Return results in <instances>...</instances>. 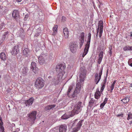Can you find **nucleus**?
I'll return each instance as SVG.
<instances>
[{
  "label": "nucleus",
  "instance_id": "obj_1",
  "mask_svg": "<svg viewBox=\"0 0 132 132\" xmlns=\"http://www.w3.org/2000/svg\"><path fill=\"white\" fill-rule=\"evenodd\" d=\"M65 68L64 64H60L56 65V71L57 75V76L54 77L53 80L55 84H57L59 82V80L62 78L65 73L64 70Z\"/></svg>",
  "mask_w": 132,
  "mask_h": 132
},
{
  "label": "nucleus",
  "instance_id": "obj_2",
  "mask_svg": "<svg viewBox=\"0 0 132 132\" xmlns=\"http://www.w3.org/2000/svg\"><path fill=\"white\" fill-rule=\"evenodd\" d=\"M79 75V81L77 80V83L76 84V86L75 90L73 94L72 95V96L74 97L76 95L78 94L80 92L81 84L83 83L85 80V71H84L83 72L80 73Z\"/></svg>",
  "mask_w": 132,
  "mask_h": 132
},
{
  "label": "nucleus",
  "instance_id": "obj_3",
  "mask_svg": "<svg viewBox=\"0 0 132 132\" xmlns=\"http://www.w3.org/2000/svg\"><path fill=\"white\" fill-rule=\"evenodd\" d=\"M83 107V104L82 102H78L76 103L74 107L73 110L72 111V113L74 114H78L81 110Z\"/></svg>",
  "mask_w": 132,
  "mask_h": 132
},
{
  "label": "nucleus",
  "instance_id": "obj_4",
  "mask_svg": "<svg viewBox=\"0 0 132 132\" xmlns=\"http://www.w3.org/2000/svg\"><path fill=\"white\" fill-rule=\"evenodd\" d=\"M36 114V111H34L28 114L27 120L30 122L31 125L34 124L35 123Z\"/></svg>",
  "mask_w": 132,
  "mask_h": 132
},
{
  "label": "nucleus",
  "instance_id": "obj_5",
  "mask_svg": "<svg viewBox=\"0 0 132 132\" xmlns=\"http://www.w3.org/2000/svg\"><path fill=\"white\" fill-rule=\"evenodd\" d=\"M44 85V81L41 78H38L35 82V86L38 88L43 87Z\"/></svg>",
  "mask_w": 132,
  "mask_h": 132
},
{
  "label": "nucleus",
  "instance_id": "obj_6",
  "mask_svg": "<svg viewBox=\"0 0 132 132\" xmlns=\"http://www.w3.org/2000/svg\"><path fill=\"white\" fill-rule=\"evenodd\" d=\"M82 121V120H80L78 121L77 120H75L72 122L71 125L79 130L81 127Z\"/></svg>",
  "mask_w": 132,
  "mask_h": 132
},
{
  "label": "nucleus",
  "instance_id": "obj_7",
  "mask_svg": "<svg viewBox=\"0 0 132 132\" xmlns=\"http://www.w3.org/2000/svg\"><path fill=\"white\" fill-rule=\"evenodd\" d=\"M102 70L103 68H102L101 70L100 71L99 73H96L95 75V81L96 84H98L101 79Z\"/></svg>",
  "mask_w": 132,
  "mask_h": 132
},
{
  "label": "nucleus",
  "instance_id": "obj_8",
  "mask_svg": "<svg viewBox=\"0 0 132 132\" xmlns=\"http://www.w3.org/2000/svg\"><path fill=\"white\" fill-rule=\"evenodd\" d=\"M78 46L74 42H72L70 44V49L71 52L73 53H74L77 51Z\"/></svg>",
  "mask_w": 132,
  "mask_h": 132
},
{
  "label": "nucleus",
  "instance_id": "obj_9",
  "mask_svg": "<svg viewBox=\"0 0 132 132\" xmlns=\"http://www.w3.org/2000/svg\"><path fill=\"white\" fill-rule=\"evenodd\" d=\"M85 33L82 32L81 33L79 39V47L80 48L82 47L84 41Z\"/></svg>",
  "mask_w": 132,
  "mask_h": 132
},
{
  "label": "nucleus",
  "instance_id": "obj_10",
  "mask_svg": "<svg viewBox=\"0 0 132 132\" xmlns=\"http://www.w3.org/2000/svg\"><path fill=\"white\" fill-rule=\"evenodd\" d=\"M13 17L17 21L19 19V11L16 10H14L12 14Z\"/></svg>",
  "mask_w": 132,
  "mask_h": 132
},
{
  "label": "nucleus",
  "instance_id": "obj_11",
  "mask_svg": "<svg viewBox=\"0 0 132 132\" xmlns=\"http://www.w3.org/2000/svg\"><path fill=\"white\" fill-rule=\"evenodd\" d=\"M31 69L35 73L37 72L38 70V68L36 66V63L34 62H31Z\"/></svg>",
  "mask_w": 132,
  "mask_h": 132
},
{
  "label": "nucleus",
  "instance_id": "obj_12",
  "mask_svg": "<svg viewBox=\"0 0 132 132\" xmlns=\"http://www.w3.org/2000/svg\"><path fill=\"white\" fill-rule=\"evenodd\" d=\"M34 101V98L33 97H31L28 100L24 101V103L26 106H29L31 105Z\"/></svg>",
  "mask_w": 132,
  "mask_h": 132
},
{
  "label": "nucleus",
  "instance_id": "obj_13",
  "mask_svg": "<svg viewBox=\"0 0 132 132\" xmlns=\"http://www.w3.org/2000/svg\"><path fill=\"white\" fill-rule=\"evenodd\" d=\"M19 51V49L18 48V46L17 45L16 46H15L11 52V53L12 55H15L17 53H18Z\"/></svg>",
  "mask_w": 132,
  "mask_h": 132
},
{
  "label": "nucleus",
  "instance_id": "obj_14",
  "mask_svg": "<svg viewBox=\"0 0 132 132\" xmlns=\"http://www.w3.org/2000/svg\"><path fill=\"white\" fill-rule=\"evenodd\" d=\"M38 58L39 62L40 64L43 65L45 63V59L43 56H39Z\"/></svg>",
  "mask_w": 132,
  "mask_h": 132
},
{
  "label": "nucleus",
  "instance_id": "obj_15",
  "mask_svg": "<svg viewBox=\"0 0 132 132\" xmlns=\"http://www.w3.org/2000/svg\"><path fill=\"white\" fill-rule=\"evenodd\" d=\"M89 47V45H86L84 49V52L82 55L83 57H84L87 53Z\"/></svg>",
  "mask_w": 132,
  "mask_h": 132
},
{
  "label": "nucleus",
  "instance_id": "obj_16",
  "mask_svg": "<svg viewBox=\"0 0 132 132\" xmlns=\"http://www.w3.org/2000/svg\"><path fill=\"white\" fill-rule=\"evenodd\" d=\"M67 127L65 125H61L59 127V132H66Z\"/></svg>",
  "mask_w": 132,
  "mask_h": 132
},
{
  "label": "nucleus",
  "instance_id": "obj_17",
  "mask_svg": "<svg viewBox=\"0 0 132 132\" xmlns=\"http://www.w3.org/2000/svg\"><path fill=\"white\" fill-rule=\"evenodd\" d=\"M101 95L100 92L99 91V88H97L96 92L95 95V97L96 99H98L100 98Z\"/></svg>",
  "mask_w": 132,
  "mask_h": 132
},
{
  "label": "nucleus",
  "instance_id": "obj_18",
  "mask_svg": "<svg viewBox=\"0 0 132 132\" xmlns=\"http://www.w3.org/2000/svg\"><path fill=\"white\" fill-rule=\"evenodd\" d=\"M63 32L64 37L66 38H68L69 37V32L67 28L63 29Z\"/></svg>",
  "mask_w": 132,
  "mask_h": 132
},
{
  "label": "nucleus",
  "instance_id": "obj_19",
  "mask_svg": "<svg viewBox=\"0 0 132 132\" xmlns=\"http://www.w3.org/2000/svg\"><path fill=\"white\" fill-rule=\"evenodd\" d=\"M106 77L105 78V79H104V82H103V84L102 85V87H101V89L100 90V91L101 92H102L104 89L105 85L106 83Z\"/></svg>",
  "mask_w": 132,
  "mask_h": 132
},
{
  "label": "nucleus",
  "instance_id": "obj_20",
  "mask_svg": "<svg viewBox=\"0 0 132 132\" xmlns=\"http://www.w3.org/2000/svg\"><path fill=\"white\" fill-rule=\"evenodd\" d=\"M79 130L72 125L71 127L69 129L70 132H77Z\"/></svg>",
  "mask_w": 132,
  "mask_h": 132
},
{
  "label": "nucleus",
  "instance_id": "obj_21",
  "mask_svg": "<svg viewBox=\"0 0 132 132\" xmlns=\"http://www.w3.org/2000/svg\"><path fill=\"white\" fill-rule=\"evenodd\" d=\"M6 56L5 53L2 52L0 54V58L3 60H5L6 59Z\"/></svg>",
  "mask_w": 132,
  "mask_h": 132
},
{
  "label": "nucleus",
  "instance_id": "obj_22",
  "mask_svg": "<svg viewBox=\"0 0 132 132\" xmlns=\"http://www.w3.org/2000/svg\"><path fill=\"white\" fill-rule=\"evenodd\" d=\"M55 104L49 105L47 106L45 108V110H50L51 109H53L55 106Z\"/></svg>",
  "mask_w": 132,
  "mask_h": 132
},
{
  "label": "nucleus",
  "instance_id": "obj_23",
  "mask_svg": "<svg viewBox=\"0 0 132 132\" xmlns=\"http://www.w3.org/2000/svg\"><path fill=\"white\" fill-rule=\"evenodd\" d=\"M98 27L97 28H100V30H103V22L102 21H100L98 23Z\"/></svg>",
  "mask_w": 132,
  "mask_h": 132
},
{
  "label": "nucleus",
  "instance_id": "obj_24",
  "mask_svg": "<svg viewBox=\"0 0 132 132\" xmlns=\"http://www.w3.org/2000/svg\"><path fill=\"white\" fill-rule=\"evenodd\" d=\"M28 72V69L27 68H24L22 69V72L23 76H26Z\"/></svg>",
  "mask_w": 132,
  "mask_h": 132
},
{
  "label": "nucleus",
  "instance_id": "obj_25",
  "mask_svg": "<svg viewBox=\"0 0 132 132\" xmlns=\"http://www.w3.org/2000/svg\"><path fill=\"white\" fill-rule=\"evenodd\" d=\"M3 123L2 121L0 120V132H5L3 126Z\"/></svg>",
  "mask_w": 132,
  "mask_h": 132
},
{
  "label": "nucleus",
  "instance_id": "obj_26",
  "mask_svg": "<svg viewBox=\"0 0 132 132\" xmlns=\"http://www.w3.org/2000/svg\"><path fill=\"white\" fill-rule=\"evenodd\" d=\"M91 34L90 33H89L88 34V40L87 43L86 45H89L91 39Z\"/></svg>",
  "mask_w": 132,
  "mask_h": 132
},
{
  "label": "nucleus",
  "instance_id": "obj_27",
  "mask_svg": "<svg viewBox=\"0 0 132 132\" xmlns=\"http://www.w3.org/2000/svg\"><path fill=\"white\" fill-rule=\"evenodd\" d=\"M58 26L57 25H56L53 28V32L52 35H55L56 34L57 31V28Z\"/></svg>",
  "mask_w": 132,
  "mask_h": 132
},
{
  "label": "nucleus",
  "instance_id": "obj_28",
  "mask_svg": "<svg viewBox=\"0 0 132 132\" xmlns=\"http://www.w3.org/2000/svg\"><path fill=\"white\" fill-rule=\"evenodd\" d=\"M129 100V98L126 97L123 99L121 100V101L123 102L124 103H126L128 102Z\"/></svg>",
  "mask_w": 132,
  "mask_h": 132
},
{
  "label": "nucleus",
  "instance_id": "obj_29",
  "mask_svg": "<svg viewBox=\"0 0 132 132\" xmlns=\"http://www.w3.org/2000/svg\"><path fill=\"white\" fill-rule=\"evenodd\" d=\"M69 118L68 116L66 114H65L63 115L61 117L62 119H67Z\"/></svg>",
  "mask_w": 132,
  "mask_h": 132
},
{
  "label": "nucleus",
  "instance_id": "obj_30",
  "mask_svg": "<svg viewBox=\"0 0 132 132\" xmlns=\"http://www.w3.org/2000/svg\"><path fill=\"white\" fill-rule=\"evenodd\" d=\"M130 119H132V113L129 112L128 114V117L127 119L129 120Z\"/></svg>",
  "mask_w": 132,
  "mask_h": 132
},
{
  "label": "nucleus",
  "instance_id": "obj_31",
  "mask_svg": "<svg viewBox=\"0 0 132 132\" xmlns=\"http://www.w3.org/2000/svg\"><path fill=\"white\" fill-rule=\"evenodd\" d=\"M71 89H72L71 86H70L69 87L68 91L67 92V95L69 97H70L71 96V95L70 94V92H71Z\"/></svg>",
  "mask_w": 132,
  "mask_h": 132
},
{
  "label": "nucleus",
  "instance_id": "obj_32",
  "mask_svg": "<svg viewBox=\"0 0 132 132\" xmlns=\"http://www.w3.org/2000/svg\"><path fill=\"white\" fill-rule=\"evenodd\" d=\"M95 101L91 99V100L89 102V105L90 106H92V105L94 102Z\"/></svg>",
  "mask_w": 132,
  "mask_h": 132
},
{
  "label": "nucleus",
  "instance_id": "obj_33",
  "mask_svg": "<svg viewBox=\"0 0 132 132\" xmlns=\"http://www.w3.org/2000/svg\"><path fill=\"white\" fill-rule=\"evenodd\" d=\"M4 24V23H2L0 25V30H3L5 28Z\"/></svg>",
  "mask_w": 132,
  "mask_h": 132
},
{
  "label": "nucleus",
  "instance_id": "obj_34",
  "mask_svg": "<svg viewBox=\"0 0 132 132\" xmlns=\"http://www.w3.org/2000/svg\"><path fill=\"white\" fill-rule=\"evenodd\" d=\"M130 46H126L123 48V50L125 51H127L128 50H129Z\"/></svg>",
  "mask_w": 132,
  "mask_h": 132
},
{
  "label": "nucleus",
  "instance_id": "obj_35",
  "mask_svg": "<svg viewBox=\"0 0 132 132\" xmlns=\"http://www.w3.org/2000/svg\"><path fill=\"white\" fill-rule=\"evenodd\" d=\"M103 51H101L100 53L99 58L103 59Z\"/></svg>",
  "mask_w": 132,
  "mask_h": 132
},
{
  "label": "nucleus",
  "instance_id": "obj_36",
  "mask_svg": "<svg viewBox=\"0 0 132 132\" xmlns=\"http://www.w3.org/2000/svg\"><path fill=\"white\" fill-rule=\"evenodd\" d=\"M28 49L27 48H26L24 49L23 51V52L24 54H25L28 53Z\"/></svg>",
  "mask_w": 132,
  "mask_h": 132
},
{
  "label": "nucleus",
  "instance_id": "obj_37",
  "mask_svg": "<svg viewBox=\"0 0 132 132\" xmlns=\"http://www.w3.org/2000/svg\"><path fill=\"white\" fill-rule=\"evenodd\" d=\"M115 84H112L111 85V86L110 87V88H111V92H112V90L113 89L114 86Z\"/></svg>",
  "mask_w": 132,
  "mask_h": 132
},
{
  "label": "nucleus",
  "instance_id": "obj_38",
  "mask_svg": "<svg viewBox=\"0 0 132 132\" xmlns=\"http://www.w3.org/2000/svg\"><path fill=\"white\" fill-rule=\"evenodd\" d=\"M103 31V30H100L99 34V37L100 38H101L102 36V32Z\"/></svg>",
  "mask_w": 132,
  "mask_h": 132
},
{
  "label": "nucleus",
  "instance_id": "obj_39",
  "mask_svg": "<svg viewBox=\"0 0 132 132\" xmlns=\"http://www.w3.org/2000/svg\"><path fill=\"white\" fill-rule=\"evenodd\" d=\"M105 104V103L103 102L100 105V108L101 109H102L103 108Z\"/></svg>",
  "mask_w": 132,
  "mask_h": 132
},
{
  "label": "nucleus",
  "instance_id": "obj_40",
  "mask_svg": "<svg viewBox=\"0 0 132 132\" xmlns=\"http://www.w3.org/2000/svg\"><path fill=\"white\" fill-rule=\"evenodd\" d=\"M102 59L99 58L98 60V63L99 64H100L102 61Z\"/></svg>",
  "mask_w": 132,
  "mask_h": 132
},
{
  "label": "nucleus",
  "instance_id": "obj_41",
  "mask_svg": "<svg viewBox=\"0 0 132 132\" xmlns=\"http://www.w3.org/2000/svg\"><path fill=\"white\" fill-rule=\"evenodd\" d=\"M8 33V31H6L4 32V38H5L6 37V35H7Z\"/></svg>",
  "mask_w": 132,
  "mask_h": 132
},
{
  "label": "nucleus",
  "instance_id": "obj_42",
  "mask_svg": "<svg viewBox=\"0 0 132 132\" xmlns=\"http://www.w3.org/2000/svg\"><path fill=\"white\" fill-rule=\"evenodd\" d=\"M108 98H105L103 102V103H105V104L107 103L108 101Z\"/></svg>",
  "mask_w": 132,
  "mask_h": 132
},
{
  "label": "nucleus",
  "instance_id": "obj_43",
  "mask_svg": "<svg viewBox=\"0 0 132 132\" xmlns=\"http://www.w3.org/2000/svg\"><path fill=\"white\" fill-rule=\"evenodd\" d=\"M128 63V64L131 67H132V63H131L130 61V60L129 61Z\"/></svg>",
  "mask_w": 132,
  "mask_h": 132
},
{
  "label": "nucleus",
  "instance_id": "obj_44",
  "mask_svg": "<svg viewBox=\"0 0 132 132\" xmlns=\"http://www.w3.org/2000/svg\"><path fill=\"white\" fill-rule=\"evenodd\" d=\"M123 114H118L117 116V117H123Z\"/></svg>",
  "mask_w": 132,
  "mask_h": 132
},
{
  "label": "nucleus",
  "instance_id": "obj_45",
  "mask_svg": "<svg viewBox=\"0 0 132 132\" xmlns=\"http://www.w3.org/2000/svg\"><path fill=\"white\" fill-rule=\"evenodd\" d=\"M102 5V3H101L100 2H99L98 4V7L99 8H100V6Z\"/></svg>",
  "mask_w": 132,
  "mask_h": 132
},
{
  "label": "nucleus",
  "instance_id": "obj_46",
  "mask_svg": "<svg viewBox=\"0 0 132 132\" xmlns=\"http://www.w3.org/2000/svg\"><path fill=\"white\" fill-rule=\"evenodd\" d=\"M109 54L111 55L112 54V47H111V48H109Z\"/></svg>",
  "mask_w": 132,
  "mask_h": 132
},
{
  "label": "nucleus",
  "instance_id": "obj_47",
  "mask_svg": "<svg viewBox=\"0 0 132 132\" xmlns=\"http://www.w3.org/2000/svg\"><path fill=\"white\" fill-rule=\"evenodd\" d=\"M99 28H97V34H96V37L97 38V37H98V32H99Z\"/></svg>",
  "mask_w": 132,
  "mask_h": 132
},
{
  "label": "nucleus",
  "instance_id": "obj_48",
  "mask_svg": "<svg viewBox=\"0 0 132 132\" xmlns=\"http://www.w3.org/2000/svg\"><path fill=\"white\" fill-rule=\"evenodd\" d=\"M49 132H55V131L53 130H50Z\"/></svg>",
  "mask_w": 132,
  "mask_h": 132
},
{
  "label": "nucleus",
  "instance_id": "obj_49",
  "mask_svg": "<svg viewBox=\"0 0 132 132\" xmlns=\"http://www.w3.org/2000/svg\"><path fill=\"white\" fill-rule=\"evenodd\" d=\"M116 81H117L116 80H115L114 81V82H113V84H115L116 83Z\"/></svg>",
  "mask_w": 132,
  "mask_h": 132
},
{
  "label": "nucleus",
  "instance_id": "obj_50",
  "mask_svg": "<svg viewBox=\"0 0 132 132\" xmlns=\"http://www.w3.org/2000/svg\"><path fill=\"white\" fill-rule=\"evenodd\" d=\"M129 50H131L132 51V46H130Z\"/></svg>",
  "mask_w": 132,
  "mask_h": 132
},
{
  "label": "nucleus",
  "instance_id": "obj_51",
  "mask_svg": "<svg viewBox=\"0 0 132 132\" xmlns=\"http://www.w3.org/2000/svg\"><path fill=\"white\" fill-rule=\"evenodd\" d=\"M62 20H63V19L65 20V17H64V16H62Z\"/></svg>",
  "mask_w": 132,
  "mask_h": 132
},
{
  "label": "nucleus",
  "instance_id": "obj_52",
  "mask_svg": "<svg viewBox=\"0 0 132 132\" xmlns=\"http://www.w3.org/2000/svg\"><path fill=\"white\" fill-rule=\"evenodd\" d=\"M17 2H20L22 0H16Z\"/></svg>",
  "mask_w": 132,
  "mask_h": 132
},
{
  "label": "nucleus",
  "instance_id": "obj_53",
  "mask_svg": "<svg viewBox=\"0 0 132 132\" xmlns=\"http://www.w3.org/2000/svg\"><path fill=\"white\" fill-rule=\"evenodd\" d=\"M130 86L131 87H132V83L130 84Z\"/></svg>",
  "mask_w": 132,
  "mask_h": 132
},
{
  "label": "nucleus",
  "instance_id": "obj_54",
  "mask_svg": "<svg viewBox=\"0 0 132 132\" xmlns=\"http://www.w3.org/2000/svg\"><path fill=\"white\" fill-rule=\"evenodd\" d=\"M130 36L131 37L132 36V32H131L130 34Z\"/></svg>",
  "mask_w": 132,
  "mask_h": 132
},
{
  "label": "nucleus",
  "instance_id": "obj_55",
  "mask_svg": "<svg viewBox=\"0 0 132 132\" xmlns=\"http://www.w3.org/2000/svg\"><path fill=\"white\" fill-rule=\"evenodd\" d=\"M28 17V16L27 15H26L25 16V18H27V17Z\"/></svg>",
  "mask_w": 132,
  "mask_h": 132
},
{
  "label": "nucleus",
  "instance_id": "obj_56",
  "mask_svg": "<svg viewBox=\"0 0 132 132\" xmlns=\"http://www.w3.org/2000/svg\"><path fill=\"white\" fill-rule=\"evenodd\" d=\"M108 70L107 71V72H106V75H108Z\"/></svg>",
  "mask_w": 132,
  "mask_h": 132
},
{
  "label": "nucleus",
  "instance_id": "obj_57",
  "mask_svg": "<svg viewBox=\"0 0 132 132\" xmlns=\"http://www.w3.org/2000/svg\"><path fill=\"white\" fill-rule=\"evenodd\" d=\"M0 120H1V121H2V119L1 117H0Z\"/></svg>",
  "mask_w": 132,
  "mask_h": 132
},
{
  "label": "nucleus",
  "instance_id": "obj_58",
  "mask_svg": "<svg viewBox=\"0 0 132 132\" xmlns=\"http://www.w3.org/2000/svg\"><path fill=\"white\" fill-rule=\"evenodd\" d=\"M130 123H132V121H130Z\"/></svg>",
  "mask_w": 132,
  "mask_h": 132
},
{
  "label": "nucleus",
  "instance_id": "obj_59",
  "mask_svg": "<svg viewBox=\"0 0 132 132\" xmlns=\"http://www.w3.org/2000/svg\"><path fill=\"white\" fill-rule=\"evenodd\" d=\"M51 76H50L49 77V78H51Z\"/></svg>",
  "mask_w": 132,
  "mask_h": 132
},
{
  "label": "nucleus",
  "instance_id": "obj_60",
  "mask_svg": "<svg viewBox=\"0 0 132 132\" xmlns=\"http://www.w3.org/2000/svg\"><path fill=\"white\" fill-rule=\"evenodd\" d=\"M14 132H16V131H14Z\"/></svg>",
  "mask_w": 132,
  "mask_h": 132
},
{
  "label": "nucleus",
  "instance_id": "obj_61",
  "mask_svg": "<svg viewBox=\"0 0 132 132\" xmlns=\"http://www.w3.org/2000/svg\"><path fill=\"white\" fill-rule=\"evenodd\" d=\"M1 78V76H0V78Z\"/></svg>",
  "mask_w": 132,
  "mask_h": 132
}]
</instances>
